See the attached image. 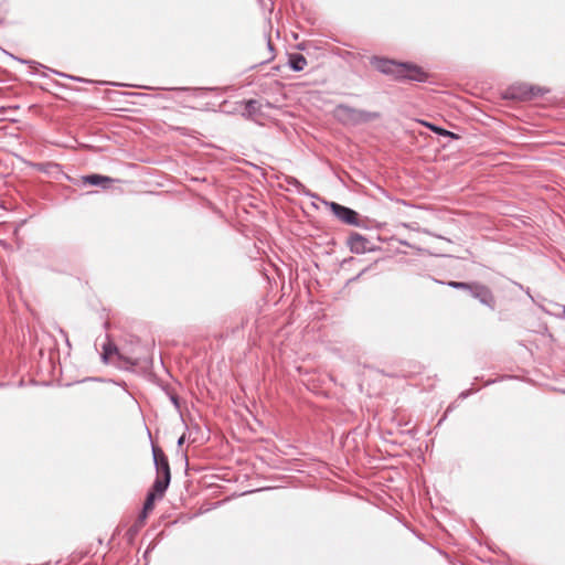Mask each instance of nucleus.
Segmentation results:
<instances>
[{
	"label": "nucleus",
	"instance_id": "11",
	"mask_svg": "<svg viewBox=\"0 0 565 565\" xmlns=\"http://www.w3.org/2000/svg\"><path fill=\"white\" fill-rule=\"evenodd\" d=\"M351 248L355 252H361L364 249V238L361 235H354L350 239Z\"/></svg>",
	"mask_w": 565,
	"mask_h": 565
},
{
	"label": "nucleus",
	"instance_id": "4",
	"mask_svg": "<svg viewBox=\"0 0 565 565\" xmlns=\"http://www.w3.org/2000/svg\"><path fill=\"white\" fill-rule=\"evenodd\" d=\"M471 295L479 299L481 303L492 307L493 305V297L491 291L482 285L479 284H472L471 287Z\"/></svg>",
	"mask_w": 565,
	"mask_h": 565
},
{
	"label": "nucleus",
	"instance_id": "2",
	"mask_svg": "<svg viewBox=\"0 0 565 565\" xmlns=\"http://www.w3.org/2000/svg\"><path fill=\"white\" fill-rule=\"evenodd\" d=\"M334 116L338 120L343 124H359L367 121L371 118L365 111L350 108L348 106L340 105L334 109Z\"/></svg>",
	"mask_w": 565,
	"mask_h": 565
},
{
	"label": "nucleus",
	"instance_id": "10",
	"mask_svg": "<svg viewBox=\"0 0 565 565\" xmlns=\"http://www.w3.org/2000/svg\"><path fill=\"white\" fill-rule=\"evenodd\" d=\"M111 180L107 177L98 175V174H92L84 177V182L88 183L90 185H100L106 186L107 183H109Z\"/></svg>",
	"mask_w": 565,
	"mask_h": 565
},
{
	"label": "nucleus",
	"instance_id": "7",
	"mask_svg": "<svg viewBox=\"0 0 565 565\" xmlns=\"http://www.w3.org/2000/svg\"><path fill=\"white\" fill-rule=\"evenodd\" d=\"M115 358L121 359V355L118 352V349L115 345H113L111 343L104 345V352H103L104 362H106V363L114 362Z\"/></svg>",
	"mask_w": 565,
	"mask_h": 565
},
{
	"label": "nucleus",
	"instance_id": "9",
	"mask_svg": "<svg viewBox=\"0 0 565 565\" xmlns=\"http://www.w3.org/2000/svg\"><path fill=\"white\" fill-rule=\"evenodd\" d=\"M159 497L156 495L154 492H149L148 495H147V499H146V502L143 504V509H142V512H141V515H140V519L141 520H145L147 518V514L153 510V507H154V501L158 499Z\"/></svg>",
	"mask_w": 565,
	"mask_h": 565
},
{
	"label": "nucleus",
	"instance_id": "14",
	"mask_svg": "<svg viewBox=\"0 0 565 565\" xmlns=\"http://www.w3.org/2000/svg\"><path fill=\"white\" fill-rule=\"evenodd\" d=\"M436 131L444 134V135H451L449 131H444L441 129L434 128Z\"/></svg>",
	"mask_w": 565,
	"mask_h": 565
},
{
	"label": "nucleus",
	"instance_id": "8",
	"mask_svg": "<svg viewBox=\"0 0 565 565\" xmlns=\"http://www.w3.org/2000/svg\"><path fill=\"white\" fill-rule=\"evenodd\" d=\"M289 65L294 71H302L307 65V60L301 54H292L289 58Z\"/></svg>",
	"mask_w": 565,
	"mask_h": 565
},
{
	"label": "nucleus",
	"instance_id": "3",
	"mask_svg": "<svg viewBox=\"0 0 565 565\" xmlns=\"http://www.w3.org/2000/svg\"><path fill=\"white\" fill-rule=\"evenodd\" d=\"M329 206H330L331 211L333 212V214L338 218L343 221L344 223H347V224H356L358 223V214L353 210L342 206L334 202H331L329 204Z\"/></svg>",
	"mask_w": 565,
	"mask_h": 565
},
{
	"label": "nucleus",
	"instance_id": "5",
	"mask_svg": "<svg viewBox=\"0 0 565 565\" xmlns=\"http://www.w3.org/2000/svg\"><path fill=\"white\" fill-rule=\"evenodd\" d=\"M153 459L158 475L170 477V467L168 459L160 449L153 448Z\"/></svg>",
	"mask_w": 565,
	"mask_h": 565
},
{
	"label": "nucleus",
	"instance_id": "6",
	"mask_svg": "<svg viewBox=\"0 0 565 565\" xmlns=\"http://www.w3.org/2000/svg\"><path fill=\"white\" fill-rule=\"evenodd\" d=\"M169 483H170V477L158 475V477L153 483L152 490L150 492H154L156 495L161 498L163 495L164 491L167 490Z\"/></svg>",
	"mask_w": 565,
	"mask_h": 565
},
{
	"label": "nucleus",
	"instance_id": "13",
	"mask_svg": "<svg viewBox=\"0 0 565 565\" xmlns=\"http://www.w3.org/2000/svg\"><path fill=\"white\" fill-rule=\"evenodd\" d=\"M184 440H185V436H184V435H182V436L179 438V440H178V445H179V446H182V445H183V443H184Z\"/></svg>",
	"mask_w": 565,
	"mask_h": 565
},
{
	"label": "nucleus",
	"instance_id": "1",
	"mask_svg": "<svg viewBox=\"0 0 565 565\" xmlns=\"http://www.w3.org/2000/svg\"><path fill=\"white\" fill-rule=\"evenodd\" d=\"M373 66L385 74H391L396 77H404L413 81H422L424 73L415 65L396 63L385 58H373Z\"/></svg>",
	"mask_w": 565,
	"mask_h": 565
},
{
	"label": "nucleus",
	"instance_id": "12",
	"mask_svg": "<svg viewBox=\"0 0 565 565\" xmlns=\"http://www.w3.org/2000/svg\"><path fill=\"white\" fill-rule=\"evenodd\" d=\"M448 285L450 287L457 288V289H469V290H471V287H472V285H469V284H466V282H460V281H450Z\"/></svg>",
	"mask_w": 565,
	"mask_h": 565
}]
</instances>
